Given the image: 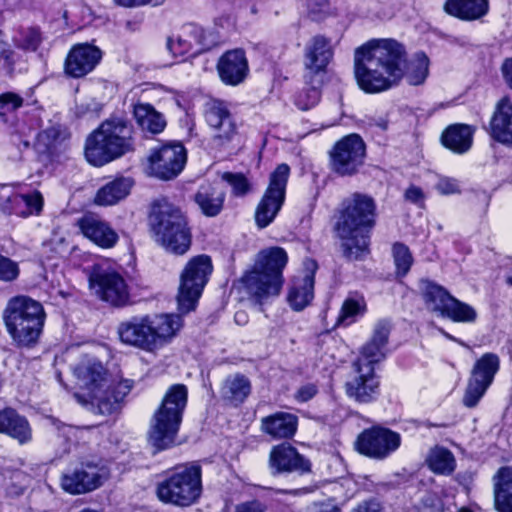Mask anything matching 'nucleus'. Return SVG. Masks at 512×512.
<instances>
[{
  "instance_id": "obj_1",
  "label": "nucleus",
  "mask_w": 512,
  "mask_h": 512,
  "mask_svg": "<svg viewBox=\"0 0 512 512\" xmlns=\"http://www.w3.org/2000/svg\"><path fill=\"white\" fill-rule=\"evenodd\" d=\"M404 47L394 39H372L357 48L354 72L359 87L379 93L398 85L405 76L410 85L422 84L429 73V59L417 53L406 63Z\"/></svg>"
},
{
  "instance_id": "obj_2",
  "label": "nucleus",
  "mask_w": 512,
  "mask_h": 512,
  "mask_svg": "<svg viewBox=\"0 0 512 512\" xmlns=\"http://www.w3.org/2000/svg\"><path fill=\"white\" fill-rule=\"evenodd\" d=\"M74 374L83 388V394H76L79 402L96 407L101 414H109L130 393L134 382L122 379L113 386L109 383L108 374L100 361L86 357L75 367Z\"/></svg>"
},
{
  "instance_id": "obj_3",
  "label": "nucleus",
  "mask_w": 512,
  "mask_h": 512,
  "mask_svg": "<svg viewBox=\"0 0 512 512\" xmlns=\"http://www.w3.org/2000/svg\"><path fill=\"white\" fill-rule=\"evenodd\" d=\"M182 326L180 315L146 314L122 321L117 332L123 344L154 353L169 344Z\"/></svg>"
},
{
  "instance_id": "obj_4",
  "label": "nucleus",
  "mask_w": 512,
  "mask_h": 512,
  "mask_svg": "<svg viewBox=\"0 0 512 512\" xmlns=\"http://www.w3.org/2000/svg\"><path fill=\"white\" fill-rule=\"evenodd\" d=\"M374 210L372 198L365 195L355 194L345 203L336 223V232L343 240L344 252L349 259L359 260L368 254V233Z\"/></svg>"
},
{
  "instance_id": "obj_5",
  "label": "nucleus",
  "mask_w": 512,
  "mask_h": 512,
  "mask_svg": "<svg viewBox=\"0 0 512 512\" xmlns=\"http://www.w3.org/2000/svg\"><path fill=\"white\" fill-rule=\"evenodd\" d=\"M287 261V253L281 247H270L257 254L253 267L242 277L246 292L256 304L262 305L279 295Z\"/></svg>"
},
{
  "instance_id": "obj_6",
  "label": "nucleus",
  "mask_w": 512,
  "mask_h": 512,
  "mask_svg": "<svg viewBox=\"0 0 512 512\" xmlns=\"http://www.w3.org/2000/svg\"><path fill=\"white\" fill-rule=\"evenodd\" d=\"M132 127L123 118L104 121L86 140L85 157L94 166H103L133 151Z\"/></svg>"
},
{
  "instance_id": "obj_7",
  "label": "nucleus",
  "mask_w": 512,
  "mask_h": 512,
  "mask_svg": "<svg viewBox=\"0 0 512 512\" xmlns=\"http://www.w3.org/2000/svg\"><path fill=\"white\" fill-rule=\"evenodd\" d=\"M187 398V387L183 384H174L167 390L161 405L154 412L148 440L157 451L175 445Z\"/></svg>"
},
{
  "instance_id": "obj_8",
  "label": "nucleus",
  "mask_w": 512,
  "mask_h": 512,
  "mask_svg": "<svg viewBox=\"0 0 512 512\" xmlns=\"http://www.w3.org/2000/svg\"><path fill=\"white\" fill-rule=\"evenodd\" d=\"M155 240L167 251L184 254L191 244V233L181 211L166 200L156 202L150 214Z\"/></svg>"
},
{
  "instance_id": "obj_9",
  "label": "nucleus",
  "mask_w": 512,
  "mask_h": 512,
  "mask_svg": "<svg viewBox=\"0 0 512 512\" xmlns=\"http://www.w3.org/2000/svg\"><path fill=\"white\" fill-rule=\"evenodd\" d=\"M4 321L9 334L18 345L30 346L40 337L45 312L39 302L26 296H18L8 302Z\"/></svg>"
},
{
  "instance_id": "obj_10",
  "label": "nucleus",
  "mask_w": 512,
  "mask_h": 512,
  "mask_svg": "<svg viewBox=\"0 0 512 512\" xmlns=\"http://www.w3.org/2000/svg\"><path fill=\"white\" fill-rule=\"evenodd\" d=\"M201 491V468L196 464L174 468L158 482L156 488L160 501L180 507L194 504L199 499Z\"/></svg>"
},
{
  "instance_id": "obj_11",
  "label": "nucleus",
  "mask_w": 512,
  "mask_h": 512,
  "mask_svg": "<svg viewBox=\"0 0 512 512\" xmlns=\"http://www.w3.org/2000/svg\"><path fill=\"white\" fill-rule=\"evenodd\" d=\"M211 273V259L206 255L196 256L187 263L181 274L177 296L180 312L188 313L195 309Z\"/></svg>"
},
{
  "instance_id": "obj_12",
  "label": "nucleus",
  "mask_w": 512,
  "mask_h": 512,
  "mask_svg": "<svg viewBox=\"0 0 512 512\" xmlns=\"http://www.w3.org/2000/svg\"><path fill=\"white\" fill-rule=\"evenodd\" d=\"M290 175L287 164H280L270 175L268 188L255 211V222L259 228L270 225L281 210L286 196V186Z\"/></svg>"
},
{
  "instance_id": "obj_13",
  "label": "nucleus",
  "mask_w": 512,
  "mask_h": 512,
  "mask_svg": "<svg viewBox=\"0 0 512 512\" xmlns=\"http://www.w3.org/2000/svg\"><path fill=\"white\" fill-rule=\"evenodd\" d=\"M186 163V150L179 142H169L151 149L148 171L151 175L170 180L178 176Z\"/></svg>"
},
{
  "instance_id": "obj_14",
  "label": "nucleus",
  "mask_w": 512,
  "mask_h": 512,
  "mask_svg": "<svg viewBox=\"0 0 512 512\" xmlns=\"http://www.w3.org/2000/svg\"><path fill=\"white\" fill-rule=\"evenodd\" d=\"M499 368V357L493 353H485L475 362L463 397L466 407L472 408L478 404L492 384Z\"/></svg>"
},
{
  "instance_id": "obj_15",
  "label": "nucleus",
  "mask_w": 512,
  "mask_h": 512,
  "mask_svg": "<svg viewBox=\"0 0 512 512\" xmlns=\"http://www.w3.org/2000/svg\"><path fill=\"white\" fill-rule=\"evenodd\" d=\"M90 288L105 302L122 307L130 301L129 286L116 271L97 269L89 277Z\"/></svg>"
},
{
  "instance_id": "obj_16",
  "label": "nucleus",
  "mask_w": 512,
  "mask_h": 512,
  "mask_svg": "<svg viewBox=\"0 0 512 512\" xmlns=\"http://www.w3.org/2000/svg\"><path fill=\"white\" fill-rule=\"evenodd\" d=\"M401 444V436L387 428L372 427L364 430L356 440L359 453L374 459H385Z\"/></svg>"
},
{
  "instance_id": "obj_17",
  "label": "nucleus",
  "mask_w": 512,
  "mask_h": 512,
  "mask_svg": "<svg viewBox=\"0 0 512 512\" xmlns=\"http://www.w3.org/2000/svg\"><path fill=\"white\" fill-rule=\"evenodd\" d=\"M365 144L360 136L350 134L339 140L330 153L332 169L340 175H351L362 165Z\"/></svg>"
},
{
  "instance_id": "obj_18",
  "label": "nucleus",
  "mask_w": 512,
  "mask_h": 512,
  "mask_svg": "<svg viewBox=\"0 0 512 512\" xmlns=\"http://www.w3.org/2000/svg\"><path fill=\"white\" fill-rule=\"evenodd\" d=\"M108 477L109 471L105 466L85 464L65 472L61 477V487L73 495L83 494L100 487Z\"/></svg>"
},
{
  "instance_id": "obj_19",
  "label": "nucleus",
  "mask_w": 512,
  "mask_h": 512,
  "mask_svg": "<svg viewBox=\"0 0 512 512\" xmlns=\"http://www.w3.org/2000/svg\"><path fill=\"white\" fill-rule=\"evenodd\" d=\"M333 56L334 48L330 38L323 35L312 37L304 48V78L312 83L313 78L325 74Z\"/></svg>"
},
{
  "instance_id": "obj_20",
  "label": "nucleus",
  "mask_w": 512,
  "mask_h": 512,
  "mask_svg": "<svg viewBox=\"0 0 512 512\" xmlns=\"http://www.w3.org/2000/svg\"><path fill=\"white\" fill-rule=\"evenodd\" d=\"M361 363L354 362V374L346 382V393L359 403H369L379 395V379L373 366Z\"/></svg>"
},
{
  "instance_id": "obj_21",
  "label": "nucleus",
  "mask_w": 512,
  "mask_h": 512,
  "mask_svg": "<svg viewBox=\"0 0 512 512\" xmlns=\"http://www.w3.org/2000/svg\"><path fill=\"white\" fill-rule=\"evenodd\" d=\"M43 196L39 191L17 193L10 185L0 187V207L22 217L38 215L43 208Z\"/></svg>"
},
{
  "instance_id": "obj_22",
  "label": "nucleus",
  "mask_w": 512,
  "mask_h": 512,
  "mask_svg": "<svg viewBox=\"0 0 512 512\" xmlns=\"http://www.w3.org/2000/svg\"><path fill=\"white\" fill-rule=\"evenodd\" d=\"M102 59V51L88 43L74 45L64 62V72L72 78H81L91 73Z\"/></svg>"
},
{
  "instance_id": "obj_23",
  "label": "nucleus",
  "mask_w": 512,
  "mask_h": 512,
  "mask_svg": "<svg viewBox=\"0 0 512 512\" xmlns=\"http://www.w3.org/2000/svg\"><path fill=\"white\" fill-rule=\"evenodd\" d=\"M268 463L273 475L291 472L304 474L311 470L309 460L286 442L272 447Z\"/></svg>"
},
{
  "instance_id": "obj_24",
  "label": "nucleus",
  "mask_w": 512,
  "mask_h": 512,
  "mask_svg": "<svg viewBox=\"0 0 512 512\" xmlns=\"http://www.w3.org/2000/svg\"><path fill=\"white\" fill-rule=\"evenodd\" d=\"M316 270L317 263L307 259L304 261V270L293 277L287 295L288 303L293 310L301 311L312 301Z\"/></svg>"
},
{
  "instance_id": "obj_25",
  "label": "nucleus",
  "mask_w": 512,
  "mask_h": 512,
  "mask_svg": "<svg viewBox=\"0 0 512 512\" xmlns=\"http://www.w3.org/2000/svg\"><path fill=\"white\" fill-rule=\"evenodd\" d=\"M204 118L215 138L229 141L236 134L235 120L225 102L216 99L208 101L204 107Z\"/></svg>"
},
{
  "instance_id": "obj_26",
  "label": "nucleus",
  "mask_w": 512,
  "mask_h": 512,
  "mask_svg": "<svg viewBox=\"0 0 512 512\" xmlns=\"http://www.w3.org/2000/svg\"><path fill=\"white\" fill-rule=\"evenodd\" d=\"M78 227L87 239L103 249L113 248L119 240L112 226L97 215H84L78 220Z\"/></svg>"
},
{
  "instance_id": "obj_27",
  "label": "nucleus",
  "mask_w": 512,
  "mask_h": 512,
  "mask_svg": "<svg viewBox=\"0 0 512 512\" xmlns=\"http://www.w3.org/2000/svg\"><path fill=\"white\" fill-rule=\"evenodd\" d=\"M217 69L221 80L228 85H238L248 73V62L241 49L227 51L219 59Z\"/></svg>"
},
{
  "instance_id": "obj_28",
  "label": "nucleus",
  "mask_w": 512,
  "mask_h": 512,
  "mask_svg": "<svg viewBox=\"0 0 512 512\" xmlns=\"http://www.w3.org/2000/svg\"><path fill=\"white\" fill-rule=\"evenodd\" d=\"M203 31L194 25L184 26L167 40V48L175 57L197 54L202 50Z\"/></svg>"
},
{
  "instance_id": "obj_29",
  "label": "nucleus",
  "mask_w": 512,
  "mask_h": 512,
  "mask_svg": "<svg viewBox=\"0 0 512 512\" xmlns=\"http://www.w3.org/2000/svg\"><path fill=\"white\" fill-rule=\"evenodd\" d=\"M490 135L497 142L512 146V103L507 97L496 105L490 121Z\"/></svg>"
},
{
  "instance_id": "obj_30",
  "label": "nucleus",
  "mask_w": 512,
  "mask_h": 512,
  "mask_svg": "<svg viewBox=\"0 0 512 512\" xmlns=\"http://www.w3.org/2000/svg\"><path fill=\"white\" fill-rule=\"evenodd\" d=\"M298 426V418L291 413L276 412L262 418L261 429L274 439L292 438Z\"/></svg>"
},
{
  "instance_id": "obj_31",
  "label": "nucleus",
  "mask_w": 512,
  "mask_h": 512,
  "mask_svg": "<svg viewBox=\"0 0 512 512\" xmlns=\"http://www.w3.org/2000/svg\"><path fill=\"white\" fill-rule=\"evenodd\" d=\"M475 131V127L471 125L452 124L442 133V144L454 153L464 154L472 147Z\"/></svg>"
},
{
  "instance_id": "obj_32",
  "label": "nucleus",
  "mask_w": 512,
  "mask_h": 512,
  "mask_svg": "<svg viewBox=\"0 0 512 512\" xmlns=\"http://www.w3.org/2000/svg\"><path fill=\"white\" fill-rule=\"evenodd\" d=\"M0 433L9 435L20 444L27 443L32 438V431L26 418L11 408L0 411Z\"/></svg>"
},
{
  "instance_id": "obj_33",
  "label": "nucleus",
  "mask_w": 512,
  "mask_h": 512,
  "mask_svg": "<svg viewBox=\"0 0 512 512\" xmlns=\"http://www.w3.org/2000/svg\"><path fill=\"white\" fill-rule=\"evenodd\" d=\"M133 115L136 124L145 135L159 134L167 125L165 116L148 103L135 104Z\"/></svg>"
},
{
  "instance_id": "obj_34",
  "label": "nucleus",
  "mask_w": 512,
  "mask_h": 512,
  "mask_svg": "<svg viewBox=\"0 0 512 512\" xmlns=\"http://www.w3.org/2000/svg\"><path fill=\"white\" fill-rule=\"evenodd\" d=\"M419 289L426 308L443 317L454 297L444 287L430 280H421Z\"/></svg>"
},
{
  "instance_id": "obj_35",
  "label": "nucleus",
  "mask_w": 512,
  "mask_h": 512,
  "mask_svg": "<svg viewBox=\"0 0 512 512\" xmlns=\"http://www.w3.org/2000/svg\"><path fill=\"white\" fill-rule=\"evenodd\" d=\"M444 10L447 14L466 21L478 20L489 10L488 0H446Z\"/></svg>"
},
{
  "instance_id": "obj_36",
  "label": "nucleus",
  "mask_w": 512,
  "mask_h": 512,
  "mask_svg": "<svg viewBox=\"0 0 512 512\" xmlns=\"http://www.w3.org/2000/svg\"><path fill=\"white\" fill-rule=\"evenodd\" d=\"M367 312L365 297L357 292L349 293L339 310L335 326L349 327L358 322Z\"/></svg>"
},
{
  "instance_id": "obj_37",
  "label": "nucleus",
  "mask_w": 512,
  "mask_h": 512,
  "mask_svg": "<svg viewBox=\"0 0 512 512\" xmlns=\"http://www.w3.org/2000/svg\"><path fill=\"white\" fill-rule=\"evenodd\" d=\"M494 505L498 512H512V467H503L494 476Z\"/></svg>"
},
{
  "instance_id": "obj_38",
  "label": "nucleus",
  "mask_w": 512,
  "mask_h": 512,
  "mask_svg": "<svg viewBox=\"0 0 512 512\" xmlns=\"http://www.w3.org/2000/svg\"><path fill=\"white\" fill-rule=\"evenodd\" d=\"M132 185L130 178H117L98 190L95 203L100 206L115 205L130 193Z\"/></svg>"
},
{
  "instance_id": "obj_39",
  "label": "nucleus",
  "mask_w": 512,
  "mask_h": 512,
  "mask_svg": "<svg viewBox=\"0 0 512 512\" xmlns=\"http://www.w3.org/2000/svg\"><path fill=\"white\" fill-rule=\"evenodd\" d=\"M224 200V192L210 186L201 187L195 195V202L208 217H214L221 212Z\"/></svg>"
},
{
  "instance_id": "obj_40",
  "label": "nucleus",
  "mask_w": 512,
  "mask_h": 512,
  "mask_svg": "<svg viewBox=\"0 0 512 512\" xmlns=\"http://www.w3.org/2000/svg\"><path fill=\"white\" fill-rule=\"evenodd\" d=\"M250 392L251 383L246 376L241 374L227 377L222 387L223 397L235 404L242 403Z\"/></svg>"
},
{
  "instance_id": "obj_41",
  "label": "nucleus",
  "mask_w": 512,
  "mask_h": 512,
  "mask_svg": "<svg viewBox=\"0 0 512 512\" xmlns=\"http://www.w3.org/2000/svg\"><path fill=\"white\" fill-rule=\"evenodd\" d=\"M12 42L24 52H34L42 42V33L36 26H20L14 30Z\"/></svg>"
},
{
  "instance_id": "obj_42",
  "label": "nucleus",
  "mask_w": 512,
  "mask_h": 512,
  "mask_svg": "<svg viewBox=\"0 0 512 512\" xmlns=\"http://www.w3.org/2000/svg\"><path fill=\"white\" fill-rule=\"evenodd\" d=\"M427 464L434 473L448 475L455 469V458L449 450L435 447L427 457Z\"/></svg>"
},
{
  "instance_id": "obj_43",
  "label": "nucleus",
  "mask_w": 512,
  "mask_h": 512,
  "mask_svg": "<svg viewBox=\"0 0 512 512\" xmlns=\"http://www.w3.org/2000/svg\"><path fill=\"white\" fill-rule=\"evenodd\" d=\"M443 317L454 322L473 323L477 319V311L471 305L454 297Z\"/></svg>"
},
{
  "instance_id": "obj_44",
  "label": "nucleus",
  "mask_w": 512,
  "mask_h": 512,
  "mask_svg": "<svg viewBox=\"0 0 512 512\" xmlns=\"http://www.w3.org/2000/svg\"><path fill=\"white\" fill-rule=\"evenodd\" d=\"M389 353V347L380 346L372 340H368L361 348L360 355L355 362H362L361 364H370L374 367L376 363L384 360Z\"/></svg>"
},
{
  "instance_id": "obj_45",
  "label": "nucleus",
  "mask_w": 512,
  "mask_h": 512,
  "mask_svg": "<svg viewBox=\"0 0 512 512\" xmlns=\"http://www.w3.org/2000/svg\"><path fill=\"white\" fill-rule=\"evenodd\" d=\"M306 83L309 84V87L303 88L300 92H298L295 96V105L301 110H309L313 108L320 99V91L319 87L315 85V78H313V82L310 83L305 79Z\"/></svg>"
},
{
  "instance_id": "obj_46",
  "label": "nucleus",
  "mask_w": 512,
  "mask_h": 512,
  "mask_svg": "<svg viewBox=\"0 0 512 512\" xmlns=\"http://www.w3.org/2000/svg\"><path fill=\"white\" fill-rule=\"evenodd\" d=\"M393 256L397 274L399 276H405L413 263L409 248L404 244L396 243L393 246Z\"/></svg>"
},
{
  "instance_id": "obj_47",
  "label": "nucleus",
  "mask_w": 512,
  "mask_h": 512,
  "mask_svg": "<svg viewBox=\"0 0 512 512\" xmlns=\"http://www.w3.org/2000/svg\"><path fill=\"white\" fill-rule=\"evenodd\" d=\"M222 179L231 186L232 194L236 197H243L250 191V182L241 173L225 172Z\"/></svg>"
},
{
  "instance_id": "obj_48",
  "label": "nucleus",
  "mask_w": 512,
  "mask_h": 512,
  "mask_svg": "<svg viewBox=\"0 0 512 512\" xmlns=\"http://www.w3.org/2000/svg\"><path fill=\"white\" fill-rule=\"evenodd\" d=\"M23 98L13 92L0 94V117L6 121V117L22 107Z\"/></svg>"
},
{
  "instance_id": "obj_49",
  "label": "nucleus",
  "mask_w": 512,
  "mask_h": 512,
  "mask_svg": "<svg viewBox=\"0 0 512 512\" xmlns=\"http://www.w3.org/2000/svg\"><path fill=\"white\" fill-rule=\"evenodd\" d=\"M391 329L392 323L390 320L380 319L374 324L371 337L369 339L375 343H379L380 346L388 347Z\"/></svg>"
},
{
  "instance_id": "obj_50",
  "label": "nucleus",
  "mask_w": 512,
  "mask_h": 512,
  "mask_svg": "<svg viewBox=\"0 0 512 512\" xmlns=\"http://www.w3.org/2000/svg\"><path fill=\"white\" fill-rule=\"evenodd\" d=\"M18 263L0 254V281L11 282L19 276Z\"/></svg>"
},
{
  "instance_id": "obj_51",
  "label": "nucleus",
  "mask_w": 512,
  "mask_h": 512,
  "mask_svg": "<svg viewBox=\"0 0 512 512\" xmlns=\"http://www.w3.org/2000/svg\"><path fill=\"white\" fill-rule=\"evenodd\" d=\"M102 109V105L95 99H87L76 106V115L78 117L97 116Z\"/></svg>"
},
{
  "instance_id": "obj_52",
  "label": "nucleus",
  "mask_w": 512,
  "mask_h": 512,
  "mask_svg": "<svg viewBox=\"0 0 512 512\" xmlns=\"http://www.w3.org/2000/svg\"><path fill=\"white\" fill-rule=\"evenodd\" d=\"M404 198L406 201L422 207L426 200V194L421 187L416 185H410L404 193Z\"/></svg>"
},
{
  "instance_id": "obj_53",
  "label": "nucleus",
  "mask_w": 512,
  "mask_h": 512,
  "mask_svg": "<svg viewBox=\"0 0 512 512\" xmlns=\"http://www.w3.org/2000/svg\"><path fill=\"white\" fill-rule=\"evenodd\" d=\"M436 189L444 195L455 194L460 192L458 180L449 177H441L436 185Z\"/></svg>"
},
{
  "instance_id": "obj_54",
  "label": "nucleus",
  "mask_w": 512,
  "mask_h": 512,
  "mask_svg": "<svg viewBox=\"0 0 512 512\" xmlns=\"http://www.w3.org/2000/svg\"><path fill=\"white\" fill-rule=\"evenodd\" d=\"M306 512H341V509L333 499L313 502L307 507Z\"/></svg>"
},
{
  "instance_id": "obj_55",
  "label": "nucleus",
  "mask_w": 512,
  "mask_h": 512,
  "mask_svg": "<svg viewBox=\"0 0 512 512\" xmlns=\"http://www.w3.org/2000/svg\"><path fill=\"white\" fill-rule=\"evenodd\" d=\"M266 505L259 500L243 502L236 507V512H265Z\"/></svg>"
},
{
  "instance_id": "obj_56",
  "label": "nucleus",
  "mask_w": 512,
  "mask_h": 512,
  "mask_svg": "<svg viewBox=\"0 0 512 512\" xmlns=\"http://www.w3.org/2000/svg\"><path fill=\"white\" fill-rule=\"evenodd\" d=\"M115 2L123 7H141L146 5L159 6L164 0H115Z\"/></svg>"
},
{
  "instance_id": "obj_57",
  "label": "nucleus",
  "mask_w": 512,
  "mask_h": 512,
  "mask_svg": "<svg viewBox=\"0 0 512 512\" xmlns=\"http://www.w3.org/2000/svg\"><path fill=\"white\" fill-rule=\"evenodd\" d=\"M316 393L317 388L314 384H306L297 391L296 399L300 402H306L312 399Z\"/></svg>"
},
{
  "instance_id": "obj_58",
  "label": "nucleus",
  "mask_w": 512,
  "mask_h": 512,
  "mask_svg": "<svg viewBox=\"0 0 512 512\" xmlns=\"http://www.w3.org/2000/svg\"><path fill=\"white\" fill-rule=\"evenodd\" d=\"M352 512H382L381 505L377 501H368L353 509Z\"/></svg>"
},
{
  "instance_id": "obj_59",
  "label": "nucleus",
  "mask_w": 512,
  "mask_h": 512,
  "mask_svg": "<svg viewBox=\"0 0 512 512\" xmlns=\"http://www.w3.org/2000/svg\"><path fill=\"white\" fill-rule=\"evenodd\" d=\"M501 70L506 84L512 89V57L503 62Z\"/></svg>"
},
{
  "instance_id": "obj_60",
  "label": "nucleus",
  "mask_w": 512,
  "mask_h": 512,
  "mask_svg": "<svg viewBox=\"0 0 512 512\" xmlns=\"http://www.w3.org/2000/svg\"><path fill=\"white\" fill-rule=\"evenodd\" d=\"M279 492L289 493L294 496H302V495H306V494L312 492V489L309 487H303V488L294 489V490H279Z\"/></svg>"
},
{
  "instance_id": "obj_61",
  "label": "nucleus",
  "mask_w": 512,
  "mask_h": 512,
  "mask_svg": "<svg viewBox=\"0 0 512 512\" xmlns=\"http://www.w3.org/2000/svg\"><path fill=\"white\" fill-rule=\"evenodd\" d=\"M235 321L238 324H245L247 322V316L244 312H237L235 314Z\"/></svg>"
},
{
  "instance_id": "obj_62",
  "label": "nucleus",
  "mask_w": 512,
  "mask_h": 512,
  "mask_svg": "<svg viewBox=\"0 0 512 512\" xmlns=\"http://www.w3.org/2000/svg\"><path fill=\"white\" fill-rule=\"evenodd\" d=\"M375 125L379 127L381 130H385L387 128V121L380 118L378 121L375 122Z\"/></svg>"
},
{
  "instance_id": "obj_63",
  "label": "nucleus",
  "mask_w": 512,
  "mask_h": 512,
  "mask_svg": "<svg viewBox=\"0 0 512 512\" xmlns=\"http://www.w3.org/2000/svg\"><path fill=\"white\" fill-rule=\"evenodd\" d=\"M24 489H25L24 486L20 487L18 490H15V491L9 489V493L10 494H14V495H19V494L23 493Z\"/></svg>"
},
{
  "instance_id": "obj_64",
  "label": "nucleus",
  "mask_w": 512,
  "mask_h": 512,
  "mask_svg": "<svg viewBox=\"0 0 512 512\" xmlns=\"http://www.w3.org/2000/svg\"><path fill=\"white\" fill-rule=\"evenodd\" d=\"M459 512H473L470 508L462 507L459 509Z\"/></svg>"
}]
</instances>
